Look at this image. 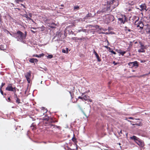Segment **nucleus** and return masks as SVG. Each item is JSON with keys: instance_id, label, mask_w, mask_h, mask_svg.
<instances>
[{"instance_id": "obj_52", "label": "nucleus", "mask_w": 150, "mask_h": 150, "mask_svg": "<svg viewBox=\"0 0 150 150\" xmlns=\"http://www.w3.org/2000/svg\"><path fill=\"white\" fill-rule=\"evenodd\" d=\"M31 29H36V28H31Z\"/></svg>"}, {"instance_id": "obj_34", "label": "nucleus", "mask_w": 150, "mask_h": 150, "mask_svg": "<svg viewBox=\"0 0 150 150\" xmlns=\"http://www.w3.org/2000/svg\"><path fill=\"white\" fill-rule=\"evenodd\" d=\"M29 17L31 18L32 16V14L31 13H29Z\"/></svg>"}, {"instance_id": "obj_41", "label": "nucleus", "mask_w": 150, "mask_h": 150, "mask_svg": "<svg viewBox=\"0 0 150 150\" xmlns=\"http://www.w3.org/2000/svg\"><path fill=\"white\" fill-rule=\"evenodd\" d=\"M128 119H132V120H133L134 119V118L132 117H129L128 118Z\"/></svg>"}, {"instance_id": "obj_20", "label": "nucleus", "mask_w": 150, "mask_h": 150, "mask_svg": "<svg viewBox=\"0 0 150 150\" xmlns=\"http://www.w3.org/2000/svg\"><path fill=\"white\" fill-rule=\"evenodd\" d=\"M25 17L26 18L28 19L29 20H32V19H31V18L29 17V16H28V15L27 14H25Z\"/></svg>"}, {"instance_id": "obj_22", "label": "nucleus", "mask_w": 150, "mask_h": 150, "mask_svg": "<svg viewBox=\"0 0 150 150\" xmlns=\"http://www.w3.org/2000/svg\"><path fill=\"white\" fill-rule=\"evenodd\" d=\"M5 83H2L1 85L0 86V88L1 89L2 87H3L5 85Z\"/></svg>"}, {"instance_id": "obj_24", "label": "nucleus", "mask_w": 150, "mask_h": 150, "mask_svg": "<svg viewBox=\"0 0 150 150\" xmlns=\"http://www.w3.org/2000/svg\"><path fill=\"white\" fill-rule=\"evenodd\" d=\"M47 57L50 59H51L53 57V56L52 55H49Z\"/></svg>"}, {"instance_id": "obj_64", "label": "nucleus", "mask_w": 150, "mask_h": 150, "mask_svg": "<svg viewBox=\"0 0 150 150\" xmlns=\"http://www.w3.org/2000/svg\"><path fill=\"white\" fill-rule=\"evenodd\" d=\"M128 121H129L130 122H131L130 121L128 120Z\"/></svg>"}, {"instance_id": "obj_6", "label": "nucleus", "mask_w": 150, "mask_h": 150, "mask_svg": "<svg viewBox=\"0 0 150 150\" xmlns=\"http://www.w3.org/2000/svg\"><path fill=\"white\" fill-rule=\"evenodd\" d=\"M113 16H106V18L105 21V23H108L111 21L113 20Z\"/></svg>"}, {"instance_id": "obj_13", "label": "nucleus", "mask_w": 150, "mask_h": 150, "mask_svg": "<svg viewBox=\"0 0 150 150\" xmlns=\"http://www.w3.org/2000/svg\"><path fill=\"white\" fill-rule=\"evenodd\" d=\"M74 10L75 11H77L80 9L79 6H74Z\"/></svg>"}, {"instance_id": "obj_28", "label": "nucleus", "mask_w": 150, "mask_h": 150, "mask_svg": "<svg viewBox=\"0 0 150 150\" xmlns=\"http://www.w3.org/2000/svg\"><path fill=\"white\" fill-rule=\"evenodd\" d=\"M98 29H99L100 30H103V31H105V30L103 28H100L99 26V28H98Z\"/></svg>"}, {"instance_id": "obj_2", "label": "nucleus", "mask_w": 150, "mask_h": 150, "mask_svg": "<svg viewBox=\"0 0 150 150\" xmlns=\"http://www.w3.org/2000/svg\"><path fill=\"white\" fill-rule=\"evenodd\" d=\"M130 139L134 140L139 146L143 148L144 145V142L139 138L134 136L130 137Z\"/></svg>"}, {"instance_id": "obj_19", "label": "nucleus", "mask_w": 150, "mask_h": 150, "mask_svg": "<svg viewBox=\"0 0 150 150\" xmlns=\"http://www.w3.org/2000/svg\"><path fill=\"white\" fill-rule=\"evenodd\" d=\"M22 0H15V2L17 4H19L20 2H22Z\"/></svg>"}, {"instance_id": "obj_9", "label": "nucleus", "mask_w": 150, "mask_h": 150, "mask_svg": "<svg viewBox=\"0 0 150 150\" xmlns=\"http://www.w3.org/2000/svg\"><path fill=\"white\" fill-rule=\"evenodd\" d=\"M129 65L131 66V67H138V65L137 64V61H135L133 62H130L128 64Z\"/></svg>"}, {"instance_id": "obj_47", "label": "nucleus", "mask_w": 150, "mask_h": 150, "mask_svg": "<svg viewBox=\"0 0 150 150\" xmlns=\"http://www.w3.org/2000/svg\"><path fill=\"white\" fill-rule=\"evenodd\" d=\"M1 21V14H0V21Z\"/></svg>"}, {"instance_id": "obj_21", "label": "nucleus", "mask_w": 150, "mask_h": 150, "mask_svg": "<svg viewBox=\"0 0 150 150\" xmlns=\"http://www.w3.org/2000/svg\"><path fill=\"white\" fill-rule=\"evenodd\" d=\"M51 126V127H54L55 128L56 127L57 128H59V126H57V125H52Z\"/></svg>"}, {"instance_id": "obj_57", "label": "nucleus", "mask_w": 150, "mask_h": 150, "mask_svg": "<svg viewBox=\"0 0 150 150\" xmlns=\"http://www.w3.org/2000/svg\"><path fill=\"white\" fill-rule=\"evenodd\" d=\"M88 26V25H87V26H86V28H87L88 27V28H89V27H88V26Z\"/></svg>"}, {"instance_id": "obj_36", "label": "nucleus", "mask_w": 150, "mask_h": 150, "mask_svg": "<svg viewBox=\"0 0 150 150\" xmlns=\"http://www.w3.org/2000/svg\"><path fill=\"white\" fill-rule=\"evenodd\" d=\"M82 29H79V30H77V32H80L81 31H82Z\"/></svg>"}, {"instance_id": "obj_56", "label": "nucleus", "mask_w": 150, "mask_h": 150, "mask_svg": "<svg viewBox=\"0 0 150 150\" xmlns=\"http://www.w3.org/2000/svg\"><path fill=\"white\" fill-rule=\"evenodd\" d=\"M128 31L130 32L131 31V30L129 29H128Z\"/></svg>"}, {"instance_id": "obj_15", "label": "nucleus", "mask_w": 150, "mask_h": 150, "mask_svg": "<svg viewBox=\"0 0 150 150\" xmlns=\"http://www.w3.org/2000/svg\"><path fill=\"white\" fill-rule=\"evenodd\" d=\"M134 0H132V1H129L128 3L130 5H132L134 4Z\"/></svg>"}, {"instance_id": "obj_7", "label": "nucleus", "mask_w": 150, "mask_h": 150, "mask_svg": "<svg viewBox=\"0 0 150 150\" xmlns=\"http://www.w3.org/2000/svg\"><path fill=\"white\" fill-rule=\"evenodd\" d=\"M31 76V73L30 71H29L25 74V76L27 80L28 83H30V78Z\"/></svg>"}, {"instance_id": "obj_59", "label": "nucleus", "mask_w": 150, "mask_h": 150, "mask_svg": "<svg viewBox=\"0 0 150 150\" xmlns=\"http://www.w3.org/2000/svg\"><path fill=\"white\" fill-rule=\"evenodd\" d=\"M42 108V110H43L44 109H45V108H44V107Z\"/></svg>"}, {"instance_id": "obj_14", "label": "nucleus", "mask_w": 150, "mask_h": 150, "mask_svg": "<svg viewBox=\"0 0 150 150\" xmlns=\"http://www.w3.org/2000/svg\"><path fill=\"white\" fill-rule=\"evenodd\" d=\"M89 98V97L88 96H83V100H87Z\"/></svg>"}, {"instance_id": "obj_1", "label": "nucleus", "mask_w": 150, "mask_h": 150, "mask_svg": "<svg viewBox=\"0 0 150 150\" xmlns=\"http://www.w3.org/2000/svg\"><path fill=\"white\" fill-rule=\"evenodd\" d=\"M13 36L17 39V41L21 42H23V40L25 39V35L20 30L18 31L16 33H15Z\"/></svg>"}, {"instance_id": "obj_10", "label": "nucleus", "mask_w": 150, "mask_h": 150, "mask_svg": "<svg viewBox=\"0 0 150 150\" xmlns=\"http://www.w3.org/2000/svg\"><path fill=\"white\" fill-rule=\"evenodd\" d=\"M93 53L95 54L96 58H97L98 61L99 62H100L101 61V59L100 58L98 55V54L95 51V50H93Z\"/></svg>"}, {"instance_id": "obj_58", "label": "nucleus", "mask_w": 150, "mask_h": 150, "mask_svg": "<svg viewBox=\"0 0 150 150\" xmlns=\"http://www.w3.org/2000/svg\"><path fill=\"white\" fill-rule=\"evenodd\" d=\"M105 34H108V33H105Z\"/></svg>"}, {"instance_id": "obj_54", "label": "nucleus", "mask_w": 150, "mask_h": 150, "mask_svg": "<svg viewBox=\"0 0 150 150\" xmlns=\"http://www.w3.org/2000/svg\"><path fill=\"white\" fill-rule=\"evenodd\" d=\"M26 34H27L26 32H25V34H24V35H25V37H26Z\"/></svg>"}, {"instance_id": "obj_4", "label": "nucleus", "mask_w": 150, "mask_h": 150, "mask_svg": "<svg viewBox=\"0 0 150 150\" xmlns=\"http://www.w3.org/2000/svg\"><path fill=\"white\" fill-rule=\"evenodd\" d=\"M87 26L89 27V28L87 32H93V34L94 33V32L96 30H98V28H99V26L97 25H96L94 26L89 25H88Z\"/></svg>"}, {"instance_id": "obj_16", "label": "nucleus", "mask_w": 150, "mask_h": 150, "mask_svg": "<svg viewBox=\"0 0 150 150\" xmlns=\"http://www.w3.org/2000/svg\"><path fill=\"white\" fill-rule=\"evenodd\" d=\"M140 7L142 9H145L146 8V6H145V4L143 5H142L140 6Z\"/></svg>"}, {"instance_id": "obj_53", "label": "nucleus", "mask_w": 150, "mask_h": 150, "mask_svg": "<svg viewBox=\"0 0 150 150\" xmlns=\"http://www.w3.org/2000/svg\"><path fill=\"white\" fill-rule=\"evenodd\" d=\"M90 14H88L87 15V17H88V16H90Z\"/></svg>"}, {"instance_id": "obj_38", "label": "nucleus", "mask_w": 150, "mask_h": 150, "mask_svg": "<svg viewBox=\"0 0 150 150\" xmlns=\"http://www.w3.org/2000/svg\"><path fill=\"white\" fill-rule=\"evenodd\" d=\"M62 52L63 53H66V50H65L63 49V50H62Z\"/></svg>"}, {"instance_id": "obj_43", "label": "nucleus", "mask_w": 150, "mask_h": 150, "mask_svg": "<svg viewBox=\"0 0 150 150\" xmlns=\"http://www.w3.org/2000/svg\"><path fill=\"white\" fill-rule=\"evenodd\" d=\"M120 134H122V130H120V132H119V135H120Z\"/></svg>"}, {"instance_id": "obj_5", "label": "nucleus", "mask_w": 150, "mask_h": 150, "mask_svg": "<svg viewBox=\"0 0 150 150\" xmlns=\"http://www.w3.org/2000/svg\"><path fill=\"white\" fill-rule=\"evenodd\" d=\"M16 88L15 87H13L12 84L10 83L8 84L7 86L6 87V90L8 91H13L15 93V95H16Z\"/></svg>"}, {"instance_id": "obj_46", "label": "nucleus", "mask_w": 150, "mask_h": 150, "mask_svg": "<svg viewBox=\"0 0 150 150\" xmlns=\"http://www.w3.org/2000/svg\"><path fill=\"white\" fill-rule=\"evenodd\" d=\"M138 19H137V20H136V21H135V25H136V23H137V22H138Z\"/></svg>"}, {"instance_id": "obj_27", "label": "nucleus", "mask_w": 150, "mask_h": 150, "mask_svg": "<svg viewBox=\"0 0 150 150\" xmlns=\"http://www.w3.org/2000/svg\"><path fill=\"white\" fill-rule=\"evenodd\" d=\"M110 52L114 54H116V53L113 50H111L110 51Z\"/></svg>"}, {"instance_id": "obj_30", "label": "nucleus", "mask_w": 150, "mask_h": 150, "mask_svg": "<svg viewBox=\"0 0 150 150\" xmlns=\"http://www.w3.org/2000/svg\"><path fill=\"white\" fill-rule=\"evenodd\" d=\"M16 102L17 103H19V101H20V100L19 98H17V100H16Z\"/></svg>"}, {"instance_id": "obj_42", "label": "nucleus", "mask_w": 150, "mask_h": 150, "mask_svg": "<svg viewBox=\"0 0 150 150\" xmlns=\"http://www.w3.org/2000/svg\"><path fill=\"white\" fill-rule=\"evenodd\" d=\"M99 33V34H104L105 33H104V32H101V33Z\"/></svg>"}, {"instance_id": "obj_45", "label": "nucleus", "mask_w": 150, "mask_h": 150, "mask_svg": "<svg viewBox=\"0 0 150 150\" xmlns=\"http://www.w3.org/2000/svg\"><path fill=\"white\" fill-rule=\"evenodd\" d=\"M88 100L89 101L91 102L92 101V100L91 99H89Z\"/></svg>"}, {"instance_id": "obj_18", "label": "nucleus", "mask_w": 150, "mask_h": 150, "mask_svg": "<svg viewBox=\"0 0 150 150\" xmlns=\"http://www.w3.org/2000/svg\"><path fill=\"white\" fill-rule=\"evenodd\" d=\"M119 53L122 55H124V54L126 53V52L125 51H120Z\"/></svg>"}, {"instance_id": "obj_11", "label": "nucleus", "mask_w": 150, "mask_h": 150, "mask_svg": "<svg viewBox=\"0 0 150 150\" xmlns=\"http://www.w3.org/2000/svg\"><path fill=\"white\" fill-rule=\"evenodd\" d=\"M146 26V32L149 33H150V25L147 24Z\"/></svg>"}, {"instance_id": "obj_37", "label": "nucleus", "mask_w": 150, "mask_h": 150, "mask_svg": "<svg viewBox=\"0 0 150 150\" xmlns=\"http://www.w3.org/2000/svg\"><path fill=\"white\" fill-rule=\"evenodd\" d=\"M11 36H12V37H14V36H13L14 35V34L15 33H14L13 34H11V33H9Z\"/></svg>"}, {"instance_id": "obj_26", "label": "nucleus", "mask_w": 150, "mask_h": 150, "mask_svg": "<svg viewBox=\"0 0 150 150\" xmlns=\"http://www.w3.org/2000/svg\"><path fill=\"white\" fill-rule=\"evenodd\" d=\"M72 140L74 142H75L76 141V139L75 138H74V137H73L72 138Z\"/></svg>"}, {"instance_id": "obj_3", "label": "nucleus", "mask_w": 150, "mask_h": 150, "mask_svg": "<svg viewBox=\"0 0 150 150\" xmlns=\"http://www.w3.org/2000/svg\"><path fill=\"white\" fill-rule=\"evenodd\" d=\"M139 43L140 45L139 47L140 48L138 50V52L139 53L145 52V50L147 48V45H144L143 43L141 42H139Z\"/></svg>"}, {"instance_id": "obj_61", "label": "nucleus", "mask_w": 150, "mask_h": 150, "mask_svg": "<svg viewBox=\"0 0 150 150\" xmlns=\"http://www.w3.org/2000/svg\"><path fill=\"white\" fill-rule=\"evenodd\" d=\"M136 125H138V124H136Z\"/></svg>"}, {"instance_id": "obj_62", "label": "nucleus", "mask_w": 150, "mask_h": 150, "mask_svg": "<svg viewBox=\"0 0 150 150\" xmlns=\"http://www.w3.org/2000/svg\"><path fill=\"white\" fill-rule=\"evenodd\" d=\"M76 149H77V146H76Z\"/></svg>"}, {"instance_id": "obj_29", "label": "nucleus", "mask_w": 150, "mask_h": 150, "mask_svg": "<svg viewBox=\"0 0 150 150\" xmlns=\"http://www.w3.org/2000/svg\"><path fill=\"white\" fill-rule=\"evenodd\" d=\"M82 31L84 32H87V31H88V30H87L86 29H82Z\"/></svg>"}, {"instance_id": "obj_8", "label": "nucleus", "mask_w": 150, "mask_h": 150, "mask_svg": "<svg viewBox=\"0 0 150 150\" xmlns=\"http://www.w3.org/2000/svg\"><path fill=\"white\" fill-rule=\"evenodd\" d=\"M118 20L120 21L121 23L124 24L125 22L127 21V18L124 15L123 16H122L121 17L118 18Z\"/></svg>"}, {"instance_id": "obj_23", "label": "nucleus", "mask_w": 150, "mask_h": 150, "mask_svg": "<svg viewBox=\"0 0 150 150\" xmlns=\"http://www.w3.org/2000/svg\"><path fill=\"white\" fill-rule=\"evenodd\" d=\"M141 23H139V24H138V25H137V27H140V28L141 29H142V28H143V27H141V26H140V25H141Z\"/></svg>"}, {"instance_id": "obj_17", "label": "nucleus", "mask_w": 150, "mask_h": 150, "mask_svg": "<svg viewBox=\"0 0 150 150\" xmlns=\"http://www.w3.org/2000/svg\"><path fill=\"white\" fill-rule=\"evenodd\" d=\"M34 58H31L29 60L30 62L33 63H34Z\"/></svg>"}, {"instance_id": "obj_40", "label": "nucleus", "mask_w": 150, "mask_h": 150, "mask_svg": "<svg viewBox=\"0 0 150 150\" xmlns=\"http://www.w3.org/2000/svg\"><path fill=\"white\" fill-rule=\"evenodd\" d=\"M104 47H105L107 49H108V48H110L108 46H105Z\"/></svg>"}, {"instance_id": "obj_48", "label": "nucleus", "mask_w": 150, "mask_h": 150, "mask_svg": "<svg viewBox=\"0 0 150 150\" xmlns=\"http://www.w3.org/2000/svg\"><path fill=\"white\" fill-rule=\"evenodd\" d=\"M145 62V61L141 60V61L140 62H141V63H143V62Z\"/></svg>"}, {"instance_id": "obj_50", "label": "nucleus", "mask_w": 150, "mask_h": 150, "mask_svg": "<svg viewBox=\"0 0 150 150\" xmlns=\"http://www.w3.org/2000/svg\"><path fill=\"white\" fill-rule=\"evenodd\" d=\"M50 27L52 28H55L54 26H50Z\"/></svg>"}, {"instance_id": "obj_12", "label": "nucleus", "mask_w": 150, "mask_h": 150, "mask_svg": "<svg viewBox=\"0 0 150 150\" xmlns=\"http://www.w3.org/2000/svg\"><path fill=\"white\" fill-rule=\"evenodd\" d=\"M44 56V54H40L39 55L36 54V55H34L33 56L35 57H38V58H41L42 57H43Z\"/></svg>"}, {"instance_id": "obj_51", "label": "nucleus", "mask_w": 150, "mask_h": 150, "mask_svg": "<svg viewBox=\"0 0 150 150\" xmlns=\"http://www.w3.org/2000/svg\"><path fill=\"white\" fill-rule=\"evenodd\" d=\"M8 100L9 101H10L11 100V99L10 98H8Z\"/></svg>"}, {"instance_id": "obj_35", "label": "nucleus", "mask_w": 150, "mask_h": 150, "mask_svg": "<svg viewBox=\"0 0 150 150\" xmlns=\"http://www.w3.org/2000/svg\"><path fill=\"white\" fill-rule=\"evenodd\" d=\"M78 99H81L83 100V97L81 96H79L78 98Z\"/></svg>"}, {"instance_id": "obj_63", "label": "nucleus", "mask_w": 150, "mask_h": 150, "mask_svg": "<svg viewBox=\"0 0 150 150\" xmlns=\"http://www.w3.org/2000/svg\"><path fill=\"white\" fill-rule=\"evenodd\" d=\"M68 53V51H67V52H66V53Z\"/></svg>"}, {"instance_id": "obj_55", "label": "nucleus", "mask_w": 150, "mask_h": 150, "mask_svg": "<svg viewBox=\"0 0 150 150\" xmlns=\"http://www.w3.org/2000/svg\"><path fill=\"white\" fill-rule=\"evenodd\" d=\"M47 110L46 109H45L44 111H45V112H47Z\"/></svg>"}, {"instance_id": "obj_32", "label": "nucleus", "mask_w": 150, "mask_h": 150, "mask_svg": "<svg viewBox=\"0 0 150 150\" xmlns=\"http://www.w3.org/2000/svg\"><path fill=\"white\" fill-rule=\"evenodd\" d=\"M0 92H1V94L2 95H3V92L2 91L1 89V88H0Z\"/></svg>"}, {"instance_id": "obj_25", "label": "nucleus", "mask_w": 150, "mask_h": 150, "mask_svg": "<svg viewBox=\"0 0 150 150\" xmlns=\"http://www.w3.org/2000/svg\"><path fill=\"white\" fill-rule=\"evenodd\" d=\"M4 31L7 34L9 33H10L6 29L5 30H4Z\"/></svg>"}, {"instance_id": "obj_39", "label": "nucleus", "mask_w": 150, "mask_h": 150, "mask_svg": "<svg viewBox=\"0 0 150 150\" xmlns=\"http://www.w3.org/2000/svg\"><path fill=\"white\" fill-rule=\"evenodd\" d=\"M51 25H54V26H56V25H57L55 23H52Z\"/></svg>"}, {"instance_id": "obj_33", "label": "nucleus", "mask_w": 150, "mask_h": 150, "mask_svg": "<svg viewBox=\"0 0 150 150\" xmlns=\"http://www.w3.org/2000/svg\"><path fill=\"white\" fill-rule=\"evenodd\" d=\"M112 63H113V64H114V65H116L118 63H116L115 61H113V62Z\"/></svg>"}, {"instance_id": "obj_60", "label": "nucleus", "mask_w": 150, "mask_h": 150, "mask_svg": "<svg viewBox=\"0 0 150 150\" xmlns=\"http://www.w3.org/2000/svg\"><path fill=\"white\" fill-rule=\"evenodd\" d=\"M61 6H62V7H63H63H64V6L63 5H61Z\"/></svg>"}, {"instance_id": "obj_49", "label": "nucleus", "mask_w": 150, "mask_h": 150, "mask_svg": "<svg viewBox=\"0 0 150 150\" xmlns=\"http://www.w3.org/2000/svg\"><path fill=\"white\" fill-rule=\"evenodd\" d=\"M21 6H23L24 8H25V6H24V5L23 4H21Z\"/></svg>"}, {"instance_id": "obj_31", "label": "nucleus", "mask_w": 150, "mask_h": 150, "mask_svg": "<svg viewBox=\"0 0 150 150\" xmlns=\"http://www.w3.org/2000/svg\"><path fill=\"white\" fill-rule=\"evenodd\" d=\"M34 62H35V63H37L38 62V61L37 59L34 58Z\"/></svg>"}, {"instance_id": "obj_44", "label": "nucleus", "mask_w": 150, "mask_h": 150, "mask_svg": "<svg viewBox=\"0 0 150 150\" xmlns=\"http://www.w3.org/2000/svg\"><path fill=\"white\" fill-rule=\"evenodd\" d=\"M30 31L32 32H33V33H35V31H33V30H30Z\"/></svg>"}]
</instances>
